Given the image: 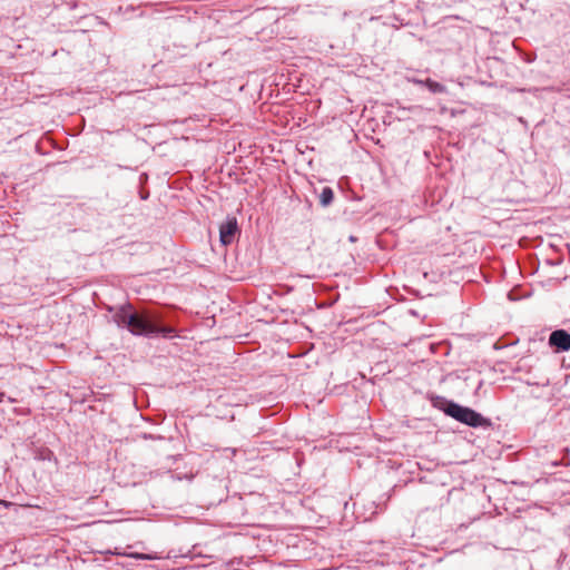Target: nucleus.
I'll return each mask as SVG.
<instances>
[{
    "label": "nucleus",
    "instance_id": "nucleus-4",
    "mask_svg": "<svg viewBox=\"0 0 570 570\" xmlns=\"http://www.w3.org/2000/svg\"><path fill=\"white\" fill-rule=\"evenodd\" d=\"M237 232V222L235 218L228 219L219 228V238L223 245H229L233 243L235 234Z\"/></svg>",
    "mask_w": 570,
    "mask_h": 570
},
{
    "label": "nucleus",
    "instance_id": "nucleus-8",
    "mask_svg": "<svg viewBox=\"0 0 570 570\" xmlns=\"http://www.w3.org/2000/svg\"><path fill=\"white\" fill-rule=\"evenodd\" d=\"M175 331L171 327H160V326H158V330L156 331V333L154 335L161 334L163 336L167 337V336H170Z\"/></svg>",
    "mask_w": 570,
    "mask_h": 570
},
{
    "label": "nucleus",
    "instance_id": "nucleus-7",
    "mask_svg": "<svg viewBox=\"0 0 570 570\" xmlns=\"http://www.w3.org/2000/svg\"><path fill=\"white\" fill-rule=\"evenodd\" d=\"M128 557L137 559V560H154V559H156L155 556L147 554V553H138V552L129 553Z\"/></svg>",
    "mask_w": 570,
    "mask_h": 570
},
{
    "label": "nucleus",
    "instance_id": "nucleus-10",
    "mask_svg": "<svg viewBox=\"0 0 570 570\" xmlns=\"http://www.w3.org/2000/svg\"><path fill=\"white\" fill-rule=\"evenodd\" d=\"M3 396H4V394H3V393H0V403H1V402H2V400H3Z\"/></svg>",
    "mask_w": 570,
    "mask_h": 570
},
{
    "label": "nucleus",
    "instance_id": "nucleus-5",
    "mask_svg": "<svg viewBox=\"0 0 570 570\" xmlns=\"http://www.w3.org/2000/svg\"><path fill=\"white\" fill-rule=\"evenodd\" d=\"M424 86L433 94H444L446 92V87L438 81H434L430 78L424 80Z\"/></svg>",
    "mask_w": 570,
    "mask_h": 570
},
{
    "label": "nucleus",
    "instance_id": "nucleus-9",
    "mask_svg": "<svg viewBox=\"0 0 570 570\" xmlns=\"http://www.w3.org/2000/svg\"><path fill=\"white\" fill-rule=\"evenodd\" d=\"M411 81H412L413 83H415V85L424 86V80H422V79H416V78H414V79H412Z\"/></svg>",
    "mask_w": 570,
    "mask_h": 570
},
{
    "label": "nucleus",
    "instance_id": "nucleus-1",
    "mask_svg": "<svg viewBox=\"0 0 570 570\" xmlns=\"http://www.w3.org/2000/svg\"><path fill=\"white\" fill-rule=\"evenodd\" d=\"M130 308L129 304L125 305L114 315L117 325L127 327L134 335H154L158 330V325L145 315L130 313Z\"/></svg>",
    "mask_w": 570,
    "mask_h": 570
},
{
    "label": "nucleus",
    "instance_id": "nucleus-2",
    "mask_svg": "<svg viewBox=\"0 0 570 570\" xmlns=\"http://www.w3.org/2000/svg\"><path fill=\"white\" fill-rule=\"evenodd\" d=\"M444 412L456 421L476 428L483 424L484 419L474 410L449 402Z\"/></svg>",
    "mask_w": 570,
    "mask_h": 570
},
{
    "label": "nucleus",
    "instance_id": "nucleus-3",
    "mask_svg": "<svg viewBox=\"0 0 570 570\" xmlns=\"http://www.w3.org/2000/svg\"><path fill=\"white\" fill-rule=\"evenodd\" d=\"M549 344L558 351L567 352L570 350V334L564 330H556L549 336Z\"/></svg>",
    "mask_w": 570,
    "mask_h": 570
},
{
    "label": "nucleus",
    "instance_id": "nucleus-6",
    "mask_svg": "<svg viewBox=\"0 0 570 570\" xmlns=\"http://www.w3.org/2000/svg\"><path fill=\"white\" fill-rule=\"evenodd\" d=\"M334 198V193L331 187H324L322 189V193L320 195V203L322 206L326 207L328 206Z\"/></svg>",
    "mask_w": 570,
    "mask_h": 570
}]
</instances>
